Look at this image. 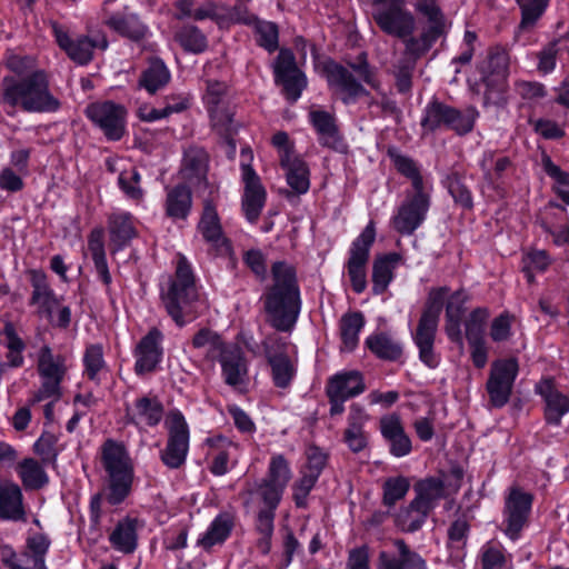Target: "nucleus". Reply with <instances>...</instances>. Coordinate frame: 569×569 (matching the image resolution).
Listing matches in <instances>:
<instances>
[{"mask_svg":"<svg viewBox=\"0 0 569 569\" xmlns=\"http://www.w3.org/2000/svg\"><path fill=\"white\" fill-rule=\"evenodd\" d=\"M273 286L266 295L267 319L280 331H291L300 313V295L293 268L286 262L272 266Z\"/></svg>","mask_w":569,"mask_h":569,"instance_id":"nucleus-1","label":"nucleus"},{"mask_svg":"<svg viewBox=\"0 0 569 569\" xmlns=\"http://www.w3.org/2000/svg\"><path fill=\"white\" fill-rule=\"evenodd\" d=\"M4 100L30 112H56L60 101L49 90L48 77L43 71L18 79H3Z\"/></svg>","mask_w":569,"mask_h":569,"instance_id":"nucleus-2","label":"nucleus"},{"mask_svg":"<svg viewBox=\"0 0 569 569\" xmlns=\"http://www.w3.org/2000/svg\"><path fill=\"white\" fill-rule=\"evenodd\" d=\"M162 299L168 313L178 326L193 320L202 308L199 301L191 267L184 257L177 260L176 277Z\"/></svg>","mask_w":569,"mask_h":569,"instance_id":"nucleus-3","label":"nucleus"},{"mask_svg":"<svg viewBox=\"0 0 569 569\" xmlns=\"http://www.w3.org/2000/svg\"><path fill=\"white\" fill-rule=\"evenodd\" d=\"M102 463L109 477L106 500L110 505H118L126 499L131 490L132 460L121 443L107 441L102 448Z\"/></svg>","mask_w":569,"mask_h":569,"instance_id":"nucleus-4","label":"nucleus"},{"mask_svg":"<svg viewBox=\"0 0 569 569\" xmlns=\"http://www.w3.org/2000/svg\"><path fill=\"white\" fill-rule=\"evenodd\" d=\"M446 296V289H432L430 291L427 307L413 335V341L419 350V359L429 368H436L440 362V357L436 353L433 343Z\"/></svg>","mask_w":569,"mask_h":569,"instance_id":"nucleus-5","label":"nucleus"},{"mask_svg":"<svg viewBox=\"0 0 569 569\" xmlns=\"http://www.w3.org/2000/svg\"><path fill=\"white\" fill-rule=\"evenodd\" d=\"M37 372L40 387L33 392L30 403L34 405L46 399H60L61 383L68 372L66 358L54 353L48 346H43L37 356Z\"/></svg>","mask_w":569,"mask_h":569,"instance_id":"nucleus-6","label":"nucleus"},{"mask_svg":"<svg viewBox=\"0 0 569 569\" xmlns=\"http://www.w3.org/2000/svg\"><path fill=\"white\" fill-rule=\"evenodd\" d=\"M416 498L408 510L399 515V522L405 530L415 531L421 527L428 513L446 497L442 480L429 478L415 487Z\"/></svg>","mask_w":569,"mask_h":569,"instance_id":"nucleus-7","label":"nucleus"},{"mask_svg":"<svg viewBox=\"0 0 569 569\" xmlns=\"http://www.w3.org/2000/svg\"><path fill=\"white\" fill-rule=\"evenodd\" d=\"M263 353L278 388L288 387L297 372L296 348L287 339L271 335L262 342Z\"/></svg>","mask_w":569,"mask_h":569,"instance_id":"nucleus-8","label":"nucleus"},{"mask_svg":"<svg viewBox=\"0 0 569 569\" xmlns=\"http://www.w3.org/2000/svg\"><path fill=\"white\" fill-rule=\"evenodd\" d=\"M370 13L378 27L395 37H406L415 29V18L406 0H370Z\"/></svg>","mask_w":569,"mask_h":569,"instance_id":"nucleus-9","label":"nucleus"},{"mask_svg":"<svg viewBox=\"0 0 569 569\" xmlns=\"http://www.w3.org/2000/svg\"><path fill=\"white\" fill-rule=\"evenodd\" d=\"M168 441L160 453V459L170 469L180 468L187 459L189 451V427L179 411H170L166 418Z\"/></svg>","mask_w":569,"mask_h":569,"instance_id":"nucleus-10","label":"nucleus"},{"mask_svg":"<svg viewBox=\"0 0 569 569\" xmlns=\"http://www.w3.org/2000/svg\"><path fill=\"white\" fill-rule=\"evenodd\" d=\"M226 89L223 82L208 81L203 101L208 108L214 131L226 140L231 141L238 126L233 121V113L226 101Z\"/></svg>","mask_w":569,"mask_h":569,"instance_id":"nucleus-11","label":"nucleus"},{"mask_svg":"<svg viewBox=\"0 0 569 569\" xmlns=\"http://www.w3.org/2000/svg\"><path fill=\"white\" fill-rule=\"evenodd\" d=\"M376 237L373 223L370 222L360 236L352 242L350 257L347 263V273L352 289L361 293L367 288L366 264L369 258V250Z\"/></svg>","mask_w":569,"mask_h":569,"instance_id":"nucleus-12","label":"nucleus"},{"mask_svg":"<svg viewBox=\"0 0 569 569\" xmlns=\"http://www.w3.org/2000/svg\"><path fill=\"white\" fill-rule=\"evenodd\" d=\"M431 191H409L392 217L393 228L403 234L412 233L426 219Z\"/></svg>","mask_w":569,"mask_h":569,"instance_id":"nucleus-13","label":"nucleus"},{"mask_svg":"<svg viewBox=\"0 0 569 569\" xmlns=\"http://www.w3.org/2000/svg\"><path fill=\"white\" fill-rule=\"evenodd\" d=\"M291 478L288 461L281 455H273L269 462L267 478L254 488V493L266 505L278 506Z\"/></svg>","mask_w":569,"mask_h":569,"instance_id":"nucleus-14","label":"nucleus"},{"mask_svg":"<svg viewBox=\"0 0 569 569\" xmlns=\"http://www.w3.org/2000/svg\"><path fill=\"white\" fill-rule=\"evenodd\" d=\"M87 116L110 140H119L126 129V109L111 101L96 102L87 108Z\"/></svg>","mask_w":569,"mask_h":569,"instance_id":"nucleus-15","label":"nucleus"},{"mask_svg":"<svg viewBox=\"0 0 569 569\" xmlns=\"http://www.w3.org/2000/svg\"><path fill=\"white\" fill-rule=\"evenodd\" d=\"M518 363L515 359L498 360L491 366L487 391L493 406L502 407L509 400Z\"/></svg>","mask_w":569,"mask_h":569,"instance_id":"nucleus-16","label":"nucleus"},{"mask_svg":"<svg viewBox=\"0 0 569 569\" xmlns=\"http://www.w3.org/2000/svg\"><path fill=\"white\" fill-rule=\"evenodd\" d=\"M198 232L202 240L208 244L209 250L214 254H231V242L222 231L216 207L209 201L204 202L202 214L198 223Z\"/></svg>","mask_w":569,"mask_h":569,"instance_id":"nucleus-17","label":"nucleus"},{"mask_svg":"<svg viewBox=\"0 0 569 569\" xmlns=\"http://www.w3.org/2000/svg\"><path fill=\"white\" fill-rule=\"evenodd\" d=\"M273 70L276 82L283 87L287 98L297 101L307 86V78L297 68L295 57L290 50H280Z\"/></svg>","mask_w":569,"mask_h":569,"instance_id":"nucleus-18","label":"nucleus"},{"mask_svg":"<svg viewBox=\"0 0 569 569\" xmlns=\"http://www.w3.org/2000/svg\"><path fill=\"white\" fill-rule=\"evenodd\" d=\"M209 158L207 152L199 147H190L184 150L179 176L184 186L196 191L207 188Z\"/></svg>","mask_w":569,"mask_h":569,"instance_id":"nucleus-19","label":"nucleus"},{"mask_svg":"<svg viewBox=\"0 0 569 569\" xmlns=\"http://www.w3.org/2000/svg\"><path fill=\"white\" fill-rule=\"evenodd\" d=\"M207 457L210 460V471L216 476L226 475L236 465L239 447L228 438L217 435L204 440Z\"/></svg>","mask_w":569,"mask_h":569,"instance_id":"nucleus-20","label":"nucleus"},{"mask_svg":"<svg viewBox=\"0 0 569 569\" xmlns=\"http://www.w3.org/2000/svg\"><path fill=\"white\" fill-rule=\"evenodd\" d=\"M116 1L106 0L103 2L104 23L113 31L129 39L140 40L144 38L148 33V27L126 7L122 12H116L112 8V3Z\"/></svg>","mask_w":569,"mask_h":569,"instance_id":"nucleus-21","label":"nucleus"},{"mask_svg":"<svg viewBox=\"0 0 569 569\" xmlns=\"http://www.w3.org/2000/svg\"><path fill=\"white\" fill-rule=\"evenodd\" d=\"M52 28L59 47L69 56L70 59L79 64H86L91 60L94 48L106 49L108 46L104 38L92 40L89 37H77L73 39L63 28L57 24Z\"/></svg>","mask_w":569,"mask_h":569,"instance_id":"nucleus-22","label":"nucleus"},{"mask_svg":"<svg viewBox=\"0 0 569 569\" xmlns=\"http://www.w3.org/2000/svg\"><path fill=\"white\" fill-rule=\"evenodd\" d=\"M243 182L242 210L250 222H254L266 202V190L256 171L246 163L241 164Z\"/></svg>","mask_w":569,"mask_h":569,"instance_id":"nucleus-23","label":"nucleus"},{"mask_svg":"<svg viewBox=\"0 0 569 569\" xmlns=\"http://www.w3.org/2000/svg\"><path fill=\"white\" fill-rule=\"evenodd\" d=\"M223 380L227 385L239 387L246 383L248 362L242 349L234 343H227L217 355Z\"/></svg>","mask_w":569,"mask_h":569,"instance_id":"nucleus-24","label":"nucleus"},{"mask_svg":"<svg viewBox=\"0 0 569 569\" xmlns=\"http://www.w3.org/2000/svg\"><path fill=\"white\" fill-rule=\"evenodd\" d=\"M162 333L158 329H151L137 345L134 350V370L138 375L151 372L161 362Z\"/></svg>","mask_w":569,"mask_h":569,"instance_id":"nucleus-25","label":"nucleus"},{"mask_svg":"<svg viewBox=\"0 0 569 569\" xmlns=\"http://www.w3.org/2000/svg\"><path fill=\"white\" fill-rule=\"evenodd\" d=\"M325 71L329 86L340 96L345 103H352L365 96L366 91L362 86L343 67L330 61L326 64Z\"/></svg>","mask_w":569,"mask_h":569,"instance_id":"nucleus-26","label":"nucleus"},{"mask_svg":"<svg viewBox=\"0 0 569 569\" xmlns=\"http://www.w3.org/2000/svg\"><path fill=\"white\" fill-rule=\"evenodd\" d=\"M162 416V403L156 397H139L126 409L127 419L140 429L157 426Z\"/></svg>","mask_w":569,"mask_h":569,"instance_id":"nucleus-27","label":"nucleus"},{"mask_svg":"<svg viewBox=\"0 0 569 569\" xmlns=\"http://www.w3.org/2000/svg\"><path fill=\"white\" fill-rule=\"evenodd\" d=\"M110 246L113 252L122 250L138 237L137 220L127 211L118 210L108 218Z\"/></svg>","mask_w":569,"mask_h":569,"instance_id":"nucleus-28","label":"nucleus"},{"mask_svg":"<svg viewBox=\"0 0 569 569\" xmlns=\"http://www.w3.org/2000/svg\"><path fill=\"white\" fill-rule=\"evenodd\" d=\"M531 506V497L519 490H512L506 502L507 536L516 540L522 529Z\"/></svg>","mask_w":569,"mask_h":569,"instance_id":"nucleus-29","label":"nucleus"},{"mask_svg":"<svg viewBox=\"0 0 569 569\" xmlns=\"http://www.w3.org/2000/svg\"><path fill=\"white\" fill-rule=\"evenodd\" d=\"M309 118L323 146L340 152L346 150V144L339 133L332 113L319 108H312L309 112Z\"/></svg>","mask_w":569,"mask_h":569,"instance_id":"nucleus-30","label":"nucleus"},{"mask_svg":"<svg viewBox=\"0 0 569 569\" xmlns=\"http://www.w3.org/2000/svg\"><path fill=\"white\" fill-rule=\"evenodd\" d=\"M397 553L382 550L377 560V569H425L422 558L411 551L402 540L395 542Z\"/></svg>","mask_w":569,"mask_h":569,"instance_id":"nucleus-31","label":"nucleus"},{"mask_svg":"<svg viewBox=\"0 0 569 569\" xmlns=\"http://www.w3.org/2000/svg\"><path fill=\"white\" fill-rule=\"evenodd\" d=\"M369 420V415L358 403H353L350 406V411L348 415V427L345 430V442L353 452H359L363 450L367 446L368 438L366 432L363 431V426Z\"/></svg>","mask_w":569,"mask_h":569,"instance_id":"nucleus-32","label":"nucleus"},{"mask_svg":"<svg viewBox=\"0 0 569 569\" xmlns=\"http://www.w3.org/2000/svg\"><path fill=\"white\" fill-rule=\"evenodd\" d=\"M537 391L545 400L547 421L558 425L569 411V397L558 391L551 380L541 381L537 386Z\"/></svg>","mask_w":569,"mask_h":569,"instance_id":"nucleus-33","label":"nucleus"},{"mask_svg":"<svg viewBox=\"0 0 569 569\" xmlns=\"http://www.w3.org/2000/svg\"><path fill=\"white\" fill-rule=\"evenodd\" d=\"M440 289H446L447 291L443 301V303L447 301L446 333L451 341L462 345L461 318L465 312L463 303L466 301V295L457 291L449 297V291L446 287H441Z\"/></svg>","mask_w":569,"mask_h":569,"instance_id":"nucleus-34","label":"nucleus"},{"mask_svg":"<svg viewBox=\"0 0 569 569\" xmlns=\"http://www.w3.org/2000/svg\"><path fill=\"white\" fill-rule=\"evenodd\" d=\"M401 256L388 253L375 259L372 266V291L375 295L383 293L393 279V271L401 263Z\"/></svg>","mask_w":569,"mask_h":569,"instance_id":"nucleus-35","label":"nucleus"},{"mask_svg":"<svg viewBox=\"0 0 569 569\" xmlns=\"http://www.w3.org/2000/svg\"><path fill=\"white\" fill-rule=\"evenodd\" d=\"M31 283L33 287L31 302L37 307L40 315L52 318V313L59 302L53 291L50 289L44 273L40 271L31 272Z\"/></svg>","mask_w":569,"mask_h":569,"instance_id":"nucleus-36","label":"nucleus"},{"mask_svg":"<svg viewBox=\"0 0 569 569\" xmlns=\"http://www.w3.org/2000/svg\"><path fill=\"white\" fill-rule=\"evenodd\" d=\"M192 197L189 187L176 186L167 191L164 210L173 221L186 220L191 211Z\"/></svg>","mask_w":569,"mask_h":569,"instance_id":"nucleus-37","label":"nucleus"},{"mask_svg":"<svg viewBox=\"0 0 569 569\" xmlns=\"http://www.w3.org/2000/svg\"><path fill=\"white\" fill-rule=\"evenodd\" d=\"M139 521L126 518L119 521L109 536L111 546L122 552L131 553L137 548Z\"/></svg>","mask_w":569,"mask_h":569,"instance_id":"nucleus-38","label":"nucleus"},{"mask_svg":"<svg viewBox=\"0 0 569 569\" xmlns=\"http://www.w3.org/2000/svg\"><path fill=\"white\" fill-rule=\"evenodd\" d=\"M24 516L22 492L13 482H0V518L20 520Z\"/></svg>","mask_w":569,"mask_h":569,"instance_id":"nucleus-39","label":"nucleus"},{"mask_svg":"<svg viewBox=\"0 0 569 569\" xmlns=\"http://www.w3.org/2000/svg\"><path fill=\"white\" fill-rule=\"evenodd\" d=\"M365 343L373 355L385 360H398L403 350L400 340L386 332H375L370 335Z\"/></svg>","mask_w":569,"mask_h":569,"instance_id":"nucleus-40","label":"nucleus"},{"mask_svg":"<svg viewBox=\"0 0 569 569\" xmlns=\"http://www.w3.org/2000/svg\"><path fill=\"white\" fill-rule=\"evenodd\" d=\"M333 387L338 389L339 396L346 399L362 393L366 389L362 375L359 371H341L329 379L327 392H332Z\"/></svg>","mask_w":569,"mask_h":569,"instance_id":"nucleus-41","label":"nucleus"},{"mask_svg":"<svg viewBox=\"0 0 569 569\" xmlns=\"http://www.w3.org/2000/svg\"><path fill=\"white\" fill-rule=\"evenodd\" d=\"M280 163L289 187L298 194L306 193L310 187V172L306 162L296 156Z\"/></svg>","mask_w":569,"mask_h":569,"instance_id":"nucleus-42","label":"nucleus"},{"mask_svg":"<svg viewBox=\"0 0 569 569\" xmlns=\"http://www.w3.org/2000/svg\"><path fill=\"white\" fill-rule=\"evenodd\" d=\"M179 10V18H193L194 20H206L211 19L216 21L219 27L222 26L223 18V7L222 4H217L211 1H207L202 3L200 7L192 9L191 0H177L176 4Z\"/></svg>","mask_w":569,"mask_h":569,"instance_id":"nucleus-43","label":"nucleus"},{"mask_svg":"<svg viewBox=\"0 0 569 569\" xmlns=\"http://www.w3.org/2000/svg\"><path fill=\"white\" fill-rule=\"evenodd\" d=\"M396 169L411 181V191H431L430 182L420 173L418 164L403 154L390 152Z\"/></svg>","mask_w":569,"mask_h":569,"instance_id":"nucleus-44","label":"nucleus"},{"mask_svg":"<svg viewBox=\"0 0 569 569\" xmlns=\"http://www.w3.org/2000/svg\"><path fill=\"white\" fill-rule=\"evenodd\" d=\"M231 529V517L227 513L219 515L212 520L206 532L199 537L198 545L203 549H210L222 543L229 537Z\"/></svg>","mask_w":569,"mask_h":569,"instance_id":"nucleus-45","label":"nucleus"},{"mask_svg":"<svg viewBox=\"0 0 569 569\" xmlns=\"http://www.w3.org/2000/svg\"><path fill=\"white\" fill-rule=\"evenodd\" d=\"M88 249L100 279L104 284H110L111 276L106 258L104 232L102 229H96L91 232L88 241Z\"/></svg>","mask_w":569,"mask_h":569,"instance_id":"nucleus-46","label":"nucleus"},{"mask_svg":"<svg viewBox=\"0 0 569 569\" xmlns=\"http://www.w3.org/2000/svg\"><path fill=\"white\" fill-rule=\"evenodd\" d=\"M170 80V72L166 64L159 60H151L148 68L142 72L139 80L140 87L149 93H154L163 88Z\"/></svg>","mask_w":569,"mask_h":569,"instance_id":"nucleus-47","label":"nucleus"},{"mask_svg":"<svg viewBox=\"0 0 569 569\" xmlns=\"http://www.w3.org/2000/svg\"><path fill=\"white\" fill-rule=\"evenodd\" d=\"M49 545L48 538L42 533L30 536L27 542V551L21 555V560L26 561L30 569H46L44 555Z\"/></svg>","mask_w":569,"mask_h":569,"instance_id":"nucleus-48","label":"nucleus"},{"mask_svg":"<svg viewBox=\"0 0 569 569\" xmlns=\"http://www.w3.org/2000/svg\"><path fill=\"white\" fill-rule=\"evenodd\" d=\"M17 471L27 489H39L49 480L43 467L32 458L22 460L18 465Z\"/></svg>","mask_w":569,"mask_h":569,"instance_id":"nucleus-49","label":"nucleus"},{"mask_svg":"<svg viewBox=\"0 0 569 569\" xmlns=\"http://www.w3.org/2000/svg\"><path fill=\"white\" fill-rule=\"evenodd\" d=\"M363 325V317L358 312L348 313L341 318L340 335L343 350L352 351L357 347Z\"/></svg>","mask_w":569,"mask_h":569,"instance_id":"nucleus-50","label":"nucleus"},{"mask_svg":"<svg viewBox=\"0 0 569 569\" xmlns=\"http://www.w3.org/2000/svg\"><path fill=\"white\" fill-rule=\"evenodd\" d=\"M415 9L421 17L427 19L432 36H439L445 27V17L438 0H417Z\"/></svg>","mask_w":569,"mask_h":569,"instance_id":"nucleus-51","label":"nucleus"},{"mask_svg":"<svg viewBox=\"0 0 569 569\" xmlns=\"http://www.w3.org/2000/svg\"><path fill=\"white\" fill-rule=\"evenodd\" d=\"M449 114H452L451 107L437 101L430 102L425 109L421 126L426 131H433L442 126L448 127Z\"/></svg>","mask_w":569,"mask_h":569,"instance_id":"nucleus-52","label":"nucleus"},{"mask_svg":"<svg viewBox=\"0 0 569 569\" xmlns=\"http://www.w3.org/2000/svg\"><path fill=\"white\" fill-rule=\"evenodd\" d=\"M489 312L485 308L475 309L466 320L465 330L468 342L482 341Z\"/></svg>","mask_w":569,"mask_h":569,"instance_id":"nucleus-53","label":"nucleus"},{"mask_svg":"<svg viewBox=\"0 0 569 569\" xmlns=\"http://www.w3.org/2000/svg\"><path fill=\"white\" fill-rule=\"evenodd\" d=\"M192 345L197 349H203L209 358L216 359L227 343L213 331L202 329L193 337Z\"/></svg>","mask_w":569,"mask_h":569,"instance_id":"nucleus-54","label":"nucleus"},{"mask_svg":"<svg viewBox=\"0 0 569 569\" xmlns=\"http://www.w3.org/2000/svg\"><path fill=\"white\" fill-rule=\"evenodd\" d=\"M84 372L91 380H98L100 373L106 369L103 351L100 345H91L86 349L83 356Z\"/></svg>","mask_w":569,"mask_h":569,"instance_id":"nucleus-55","label":"nucleus"},{"mask_svg":"<svg viewBox=\"0 0 569 569\" xmlns=\"http://www.w3.org/2000/svg\"><path fill=\"white\" fill-rule=\"evenodd\" d=\"M550 0H517L521 9V28L532 27L543 14Z\"/></svg>","mask_w":569,"mask_h":569,"instance_id":"nucleus-56","label":"nucleus"},{"mask_svg":"<svg viewBox=\"0 0 569 569\" xmlns=\"http://www.w3.org/2000/svg\"><path fill=\"white\" fill-rule=\"evenodd\" d=\"M480 164L485 178L489 183H493L509 167L510 161L507 157H497L493 152H486Z\"/></svg>","mask_w":569,"mask_h":569,"instance_id":"nucleus-57","label":"nucleus"},{"mask_svg":"<svg viewBox=\"0 0 569 569\" xmlns=\"http://www.w3.org/2000/svg\"><path fill=\"white\" fill-rule=\"evenodd\" d=\"M177 38L180 44L188 51L199 53L207 48V40L203 33L196 27H184Z\"/></svg>","mask_w":569,"mask_h":569,"instance_id":"nucleus-58","label":"nucleus"},{"mask_svg":"<svg viewBox=\"0 0 569 569\" xmlns=\"http://www.w3.org/2000/svg\"><path fill=\"white\" fill-rule=\"evenodd\" d=\"M410 488V482L406 477L389 478L383 486V501L388 506L395 505L402 499Z\"/></svg>","mask_w":569,"mask_h":569,"instance_id":"nucleus-59","label":"nucleus"},{"mask_svg":"<svg viewBox=\"0 0 569 569\" xmlns=\"http://www.w3.org/2000/svg\"><path fill=\"white\" fill-rule=\"evenodd\" d=\"M256 30L258 43L267 49L273 51L278 47V29L274 23L268 21H260L257 19L252 26Z\"/></svg>","mask_w":569,"mask_h":569,"instance_id":"nucleus-60","label":"nucleus"},{"mask_svg":"<svg viewBox=\"0 0 569 569\" xmlns=\"http://www.w3.org/2000/svg\"><path fill=\"white\" fill-rule=\"evenodd\" d=\"M478 112L473 108L465 111H458L452 108V114H449L448 127L459 134L469 132L475 123Z\"/></svg>","mask_w":569,"mask_h":569,"instance_id":"nucleus-61","label":"nucleus"},{"mask_svg":"<svg viewBox=\"0 0 569 569\" xmlns=\"http://www.w3.org/2000/svg\"><path fill=\"white\" fill-rule=\"evenodd\" d=\"M119 186L126 196L132 200H141L143 191L139 187L140 174L136 169L124 170L118 178Z\"/></svg>","mask_w":569,"mask_h":569,"instance_id":"nucleus-62","label":"nucleus"},{"mask_svg":"<svg viewBox=\"0 0 569 569\" xmlns=\"http://www.w3.org/2000/svg\"><path fill=\"white\" fill-rule=\"evenodd\" d=\"M6 343L9 349L8 359L10 366L20 367L23 363V357L21 350L23 349V342L20 338L14 335L12 326L7 325L4 329Z\"/></svg>","mask_w":569,"mask_h":569,"instance_id":"nucleus-63","label":"nucleus"},{"mask_svg":"<svg viewBox=\"0 0 569 569\" xmlns=\"http://www.w3.org/2000/svg\"><path fill=\"white\" fill-rule=\"evenodd\" d=\"M317 475L302 470L301 478L293 486V499L298 507L306 505L307 496L318 480Z\"/></svg>","mask_w":569,"mask_h":569,"instance_id":"nucleus-64","label":"nucleus"}]
</instances>
